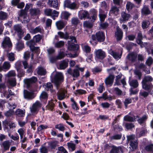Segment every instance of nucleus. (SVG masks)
<instances>
[{"label": "nucleus", "instance_id": "nucleus-1", "mask_svg": "<svg viewBox=\"0 0 153 153\" xmlns=\"http://www.w3.org/2000/svg\"><path fill=\"white\" fill-rule=\"evenodd\" d=\"M105 39V33L103 31H99L91 35L92 40L89 41L90 43L92 45H96L97 43L104 42Z\"/></svg>", "mask_w": 153, "mask_h": 153}, {"label": "nucleus", "instance_id": "nucleus-2", "mask_svg": "<svg viewBox=\"0 0 153 153\" xmlns=\"http://www.w3.org/2000/svg\"><path fill=\"white\" fill-rule=\"evenodd\" d=\"M69 39L71 40L68 42V49L69 51H74L75 53L73 54V57H76L78 56L76 52L79 48V46L77 44V41L75 36H71Z\"/></svg>", "mask_w": 153, "mask_h": 153}, {"label": "nucleus", "instance_id": "nucleus-3", "mask_svg": "<svg viewBox=\"0 0 153 153\" xmlns=\"http://www.w3.org/2000/svg\"><path fill=\"white\" fill-rule=\"evenodd\" d=\"M153 78L150 76H145L142 81L143 88L146 90H149L152 88L153 85L151 82Z\"/></svg>", "mask_w": 153, "mask_h": 153}, {"label": "nucleus", "instance_id": "nucleus-4", "mask_svg": "<svg viewBox=\"0 0 153 153\" xmlns=\"http://www.w3.org/2000/svg\"><path fill=\"white\" fill-rule=\"evenodd\" d=\"M13 28L15 33H17L19 40H21L24 36V29L22 28V25L19 24L14 25Z\"/></svg>", "mask_w": 153, "mask_h": 153}, {"label": "nucleus", "instance_id": "nucleus-5", "mask_svg": "<svg viewBox=\"0 0 153 153\" xmlns=\"http://www.w3.org/2000/svg\"><path fill=\"white\" fill-rule=\"evenodd\" d=\"M3 126L4 129L7 130L9 129L8 126L10 128H15L16 127L14 123H12L10 121L5 120L3 122Z\"/></svg>", "mask_w": 153, "mask_h": 153}, {"label": "nucleus", "instance_id": "nucleus-6", "mask_svg": "<svg viewBox=\"0 0 153 153\" xmlns=\"http://www.w3.org/2000/svg\"><path fill=\"white\" fill-rule=\"evenodd\" d=\"M96 56L99 59L102 60L106 56L105 53L101 49H98L95 51Z\"/></svg>", "mask_w": 153, "mask_h": 153}, {"label": "nucleus", "instance_id": "nucleus-7", "mask_svg": "<svg viewBox=\"0 0 153 153\" xmlns=\"http://www.w3.org/2000/svg\"><path fill=\"white\" fill-rule=\"evenodd\" d=\"M124 147L113 146L111 149L110 151V153H123Z\"/></svg>", "mask_w": 153, "mask_h": 153}, {"label": "nucleus", "instance_id": "nucleus-8", "mask_svg": "<svg viewBox=\"0 0 153 153\" xmlns=\"http://www.w3.org/2000/svg\"><path fill=\"white\" fill-rule=\"evenodd\" d=\"M143 39L142 33L141 32H138L137 33V38L136 39V42L138 44L140 45L141 48L145 47V45L142 41Z\"/></svg>", "mask_w": 153, "mask_h": 153}, {"label": "nucleus", "instance_id": "nucleus-9", "mask_svg": "<svg viewBox=\"0 0 153 153\" xmlns=\"http://www.w3.org/2000/svg\"><path fill=\"white\" fill-rule=\"evenodd\" d=\"M39 98L41 102L44 104H46L48 98V93L45 91H43L40 94Z\"/></svg>", "mask_w": 153, "mask_h": 153}, {"label": "nucleus", "instance_id": "nucleus-10", "mask_svg": "<svg viewBox=\"0 0 153 153\" xmlns=\"http://www.w3.org/2000/svg\"><path fill=\"white\" fill-rule=\"evenodd\" d=\"M137 57V53L133 52L128 53L127 56V59L132 62H134L136 61Z\"/></svg>", "mask_w": 153, "mask_h": 153}, {"label": "nucleus", "instance_id": "nucleus-11", "mask_svg": "<svg viewBox=\"0 0 153 153\" xmlns=\"http://www.w3.org/2000/svg\"><path fill=\"white\" fill-rule=\"evenodd\" d=\"M79 17L81 19H90V14L86 10H82L79 13Z\"/></svg>", "mask_w": 153, "mask_h": 153}, {"label": "nucleus", "instance_id": "nucleus-12", "mask_svg": "<svg viewBox=\"0 0 153 153\" xmlns=\"http://www.w3.org/2000/svg\"><path fill=\"white\" fill-rule=\"evenodd\" d=\"M99 16L101 22H103L107 16V13H105L103 10L100 9L99 10Z\"/></svg>", "mask_w": 153, "mask_h": 153}, {"label": "nucleus", "instance_id": "nucleus-13", "mask_svg": "<svg viewBox=\"0 0 153 153\" xmlns=\"http://www.w3.org/2000/svg\"><path fill=\"white\" fill-rule=\"evenodd\" d=\"M123 33L122 30L119 28H117V31L115 32V35L117 40L119 41L122 39L123 37Z\"/></svg>", "mask_w": 153, "mask_h": 153}, {"label": "nucleus", "instance_id": "nucleus-14", "mask_svg": "<svg viewBox=\"0 0 153 153\" xmlns=\"http://www.w3.org/2000/svg\"><path fill=\"white\" fill-rule=\"evenodd\" d=\"M2 45L4 48H6L7 46L10 47L12 44L10 39L9 37H5L2 43Z\"/></svg>", "mask_w": 153, "mask_h": 153}, {"label": "nucleus", "instance_id": "nucleus-15", "mask_svg": "<svg viewBox=\"0 0 153 153\" xmlns=\"http://www.w3.org/2000/svg\"><path fill=\"white\" fill-rule=\"evenodd\" d=\"M121 17L120 19L121 21L123 22L128 21L130 18L131 15L125 12H123L121 13Z\"/></svg>", "mask_w": 153, "mask_h": 153}, {"label": "nucleus", "instance_id": "nucleus-16", "mask_svg": "<svg viewBox=\"0 0 153 153\" xmlns=\"http://www.w3.org/2000/svg\"><path fill=\"white\" fill-rule=\"evenodd\" d=\"M129 145L130 146L129 148L131 151H133L137 148L138 143L137 140L134 141H131Z\"/></svg>", "mask_w": 153, "mask_h": 153}, {"label": "nucleus", "instance_id": "nucleus-17", "mask_svg": "<svg viewBox=\"0 0 153 153\" xmlns=\"http://www.w3.org/2000/svg\"><path fill=\"white\" fill-rule=\"evenodd\" d=\"M44 13L46 16H51L53 14H57V11L55 10L53 11L52 9L50 8H46L44 10Z\"/></svg>", "mask_w": 153, "mask_h": 153}, {"label": "nucleus", "instance_id": "nucleus-18", "mask_svg": "<svg viewBox=\"0 0 153 153\" xmlns=\"http://www.w3.org/2000/svg\"><path fill=\"white\" fill-rule=\"evenodd\" d=\"M68 59L63 60L59 64V68H58V69L61 70L65 69L68 67Z\"/></svg>", "mask_w": 153, "mask_h": 153}, {"label": "nucleus", "instance_id": "nucleus-19", "mask_svg": "<svg viewBox=\"0 0 153 153\" xmlns=\"http://www.w3.org/2000/svg\"><path fill=\"white\" fill-rule=\"evenodd\" d=\"M97 14V11L95 9H91L90 11V19L94 21L96 20Z\"/></svg>", "mask_w": 153, "mask_h": 153}, {"label": "nucleus", "instance_id": "nucleus-20", "mask_svg": "<svg viewBox=\"0 0 153 153\" xmlns=\"http://www.w3.org/2000/svg\"><path fill=\"white\" fill-rule=\"evenodd\" d=\"M114 78V76L113 75H110L105 79V82L106 85H112L113 82Z\"/></svg>", "mask_w": 153, "mask_h": 153}, {"label": "nucleus", "instance_id": "nucleus-21", "mask_svg": "<svg viewBox=\"0 0 153 153\" xmlns=\"http://www.w3.org/2000/svg\"><path fill=\"white\" fill-rule=\"evenodd\" d=\"M51 76L52 77V82L55 84L56 88L57 89V71H55V74L54 75L53 73Z\"/></svg>", "mask_w": 153, "mask_h": 153}, {"label": "nucleus", "instance_id": "nucleus-22", "mask_svg": "<svg viewBox=\"0 0 153 153\" xmlns=\"http://www.w3.org/2000/svg\"><path fill=\"white\" fill-rule=\"evenodd\" d=\"M34 93L33 92H30L26 90L24 91V96L25 99H31L32 98Z\"/></svg>", "mask_w": 153, "mask_h": 153}, {"label": "nucleus", "instance_id": "nucleus-23", "mask_svg": "<svg viewBox=\"0 0 153 153\" xmlns=\"http://www.w3.org/2000/svg\"><path fill=\"white\" fill-rule=\"evenodd\" d=\"M47 54L48 57L56 55V50L52 47H49L47 49Z\"/></svg>", "mask_w": 153, "mask_h": 153}, {"label": "nucleus", "instance_id": "nucleus-24", "mask_svg": "<svg viewBox=\"0 0 153 153\" xmlns=\"http://www.w3.org/2000/svg\"><path fill=\"white\" fill-rule=\"evenodd\" d=\"M64 81V76L62 73L58 72V89L60 84Z\"/></svg>", "mask_w": 153, "mask_h": 153}, {"label": "nucleus", "instance_id": "nucleus-25", "mask_svg": "<svg viewBox=\"0 0 153 153\" xmlns=\"http://www.w3.org/2000/svg\"><path fill=\"white\" fill-rule=\"evenodd\" d=\"M122 137V134L120 132L118 134H115L113 135L110 137V139L111 140H120Z\"/></svg>", "mask_w": 153, "mask_h": 153}, {"label": "nucleus", "instance_id": "nucleus-26", "mask_svg": "<svg viewBox=\"0 0 153 153\" xmlns=\"http://www.w3.org/2000/svg\"><path fill=\"white\" fill-rule=\"evenodd\" d=\"M30 13L31 16H36L40 14V11L39 8L31 9L30 10Z\"/></svg>", "mask_w": 153, "mask_h": 153}, {"label": "nucleus", "instance_id": "nucleus-27", "mask_svg": "<svg viewBox=\"0 0 153 153\" xmlns=\"http://www.w3.org/2000/svg\"><path fill=\"white\" fill-rule=\"evenodd\" d=\"M48 4L50 7L56 8L57 7V0H48Z\"/></svg>", "mask_w": 153, "mask_h": 153}, {"label": "nucleus", "instance_id": "nucleus-28", "mask_svg": "<svg viewBox=\"0 0 153 153\" xmlns=\"http://www.w3.org/2000/svg\"><path fill=\"white\" fill-rule=\"evenodd\" d=\"M24 47V44L23 41L19 39L18 40V42L16 45V48L17 50L20 51L22 50Z\"/></svg>", "mask_w": 153, "mask_h": 153}, {"label": "nucleus", "instance_id": "nucleus-29", "mask_svg": "<svg viewBox=\"0 0 153 153\" xmlns=\"http://www.w3.org/2000/svg\"><path fill=\"white\" fill-rule=\"evenodd\" d=\"M37 73L38 75L41 76L45 75L46 74V70L43 67H39L38 68Z\"/></svg>", "mask_w": 153, "mask_h": 153}, {"label": "nucleus", "instance_id": "nucleus-30", "mask_svg": "<svg viewBox=\"0 0 153 153\" xmlns=\"http://www.w3.org/2000/svg\"><path fill=\"white\" fill-rule=\"evenodd\" d=\"M49 146L51 149H55L56 146L57 145V141H52L49 142H48Z\"/></svg>", "mask_w": 153, "mask_h": 153}, {"label": "nucleus", "instance_id": "nucleus-31", "mask_svg": "<svg viewBox=\"0 0 153 153\" xmlns=\"http://www.w3.org/2000/svg\"><path fill=\"white\" fill-rule=\"evenodd\" d=\"M71 14L68 12L64 11L62 12L61 15V17L62 19L68 20Z\"/></svg>", "mask_w": 153, "mask_h": 153}, {"label": "nucleus", "instance_id": "nucleus-32", "mask_svg": "<svg viewBox=\"0 0 153 153\" xmlns=\"http://www.w3.org/2000/svg\"><path fill=\"white\" fill-rule=\"evenodd\" d=\"M58 36H59L61 38H64L67 39L69 38V34L66 32L65 34L61 32H58Z\"/></svg>", "mask_w": 153, "mask_h": 153}, {"label": "nucleus", "instance_id": "nucleus-33", "mask_svg": "<svg viewBox=\"0 0 153 153\" xmlns=\"http://www.w3.org/2000/svg\"><path fill=\"white\" fill-rule=\"evenodd\" d=\"M7 13L2 11H0V20H4L7 19Z\"/></svg>", "mask_w": 153, "mask_h": 153}, {"label": "nucleus", "instance_id": "nucleus-34", "mask_svg": "<svg viewBox=\"0 0 153 153\" xmlns=\"http://www.w3.org/2000/svg\"><path fill=\"white\" fill-rule=\"evenodd\" d=\"M37 80V78L35 76H33L31 78L26 80V83L30 84L35 83Z\"/></svg>", "mask_w": 153, "mask_h": 153}, {"label": "nucleus", "instance_id": "nucleus-35", "mask_svg": "<svg viewBox=\"0 0 153 153\" xmlns=\"http://www.w3.org/2000/svg\"><path fill=\"white\" fill-rule=\"evenodd\" d=\"M55 104L53 102L51 101H49L48 105L46 106V108L48 110L53 111L54 109Z\"/></svg>", "mask_w": 153, "mask_h": 153}, {"label": "nucleus", "instance_id": "nucleus-36", "mask_svg": "<svg viewBox=\"0 0 153 153\" xmlns=\"http://www.w3.org/2000/svg\"><path fill=\"white\" fill-rule=\"evenodd\" d=\"M16 113V114L18 117H23L25 115V111L19 109L17 110Z\"/></svg>", "mask_w": 153, "mask_h": 153}, {"label": "nucleus", "instance_id": "nucleus-37", "mask_svg": "<svg viewBox=\"0 0 153 153\" xmlns=\"http://www.w3.org/2000/svg\"><path fill=\"white\" fill-rule=\"evenodd\" d=\"M129 85L134 88H136L138 85V81L136 79H133L129 82Z\"/></svg>", "mask_w": 153, "mask_h": 153}, {"label": "nucleus", "instance_id": "nucleus-38", "mask_svg": "<svg viewBox=\"0 0 153 153\" xmlns=\"http://www.w3.org/2000/svg\"><path fill=\"white\" fill-rule=\"evenodd\" d=\"M66 55L64 49H63L62 50H61L60 52L58 54V59H62Z\"/></svg>", "mask_w": 153, "mask_h": 153}, {"label": "nucleus", "instance_id": "nucleus-39", "mask_svg": "<svg viewBox=\"0 0 153 153\" xmlns=\"http://www.w3.org/2000/svg\"><path fill=\"white\" fill-rule=\"evenodd\" d=\"M2 145L4 150H7L9 149L10 144L9 141H4Z\"/></svg>", "mask_w": 153, "mask_h": 153}, {"label": "nucleus", "instance_id": "nucleus-40", "mask_svg": "<svg viewBox=\"0 0 153 153\" xmlns=\"http://www.w3.org/2000/svg\"><path fill=\"white\" fill-rule=\"evenodd\" d=\"M80 75L79 71L76 67L73 69L72 76L74 78L78 77Z\"/></svg>", "mask_w": 153, "mask_h": 153}, {"label": "nucleus", "instance_id": "nucleus-41", "mask_svg": "<svg viewBox=\"0 0 153 153\" xmlns=\"http://www.w3.org/2000/svg\"><path fill=\"white\" fill-rule=\"evenodd\" d=\"M142 13L145 15H148L150 13V11L149 8L147 7H144L142 10Z\"/></svg>", "mask_w": 153, "mask_h": 153}, {"label": "nucleus", "instance_id": "nucleus-42", "mask_svg": "<svg viewBox=\"0 0 153 153\" xmlns=\"http://www.w3.org/2000/svg\"><path fill=\"white\" fill-rule=\"evenodd\" d=\"M112 55L113 57L115 59H120L122 56V53L120 54L119 53L116 52L112 51Z\"/></svg>", "mask_w": 153, "mask_h": 153}, {"label": "nucleus", "instance_id": "nucleus-43", "mask_svg": "<svg viewBox=\"0 0 153 153\" xmlns=\"http://www.w3.org/2000/svg\"><path fill=\"white\" fill-rule=\"evenodd\" d=\"M7 56L8 58V60L10 61L13 62L15 59V54L12 52L8 53L7 55Z\"/></svg>", "mask_w": 153, "mask_h": 153}, {"label": "nucleus", "instance_id": "nucleus-44", "mask_svg": "<svg viewBox=\"0 0 153 153\" xmlns=\"http://www.w3.org/2000/svg\"><path fill=\"white\" fill-rule=\"evenodd\" d=\"M150 24V22L148 21H143L142 23V27L143 29H147L149 27V25Z\"/></svg>", "mask_w": 153, "mask_h": 153}, {"label": "nucleus", "instance_id": "nucleus-45", "mask_svg": "<svg viewBox=\"0 0 153 153\" xmlns=\"http://www.w3.org/2000/svg\"><path fill=\"white\" fill-rule=\"evenodd\" d=\"M65 26V24L62 21H58V30H61Z\"/></svg>", "mask_w": 153, "mask_h": 153}, {"label": "nucleus", "instance_id": "nucleus-46", "mask_svg": "<svg viewBox=\"0 0 153 153\" xmlns=\"http://www.w3.org/2000/svg\"><path fill=\"white\" fill-rule=\"evenodd\" d=\"M127 137L126 143H129L131 141H134L135 140V136L134 135L131 134L127 135Z\"/></svg>", "mask_w": 153, "mask_h": 153}, {"label": "nucleus", "instance_id": "nucleus-47", "mask_svg": "<svg viewBox=\"0 0 153 153\" xmlns=\"http://www.w3.org/2000/svg\"><path fill=\"white\" fill-rule=\"evenodd\" d=\"M145 149L147 152L153 153V144H151L147 145L145 147Z\"/></svg>", "mask_w": 153, "mask_h": 153}, {"label": "nucleus", "instance_id": "nucleus-48", "mask_svg": "<svg viewBox=\"0 0 153 153\" xmlns=\"http://www.w3.org/2000/svg\"><path fill=\"white\" fill-rule=\"evenodd\" d=\"M16 71L18 73L17 76L21 78L24 76L25 72L23 69L21 68Z\"/></svg>", "mask_w": 153, "mask_h": 153}, {"label": "nucleus", "instance_id": "nucleus-49", "mask_svg": "<svg viewBox=\"0 0 153 153\" xmlns=\"http://www.w3.org/2000/svg\"><path fill=\"white\" fill-rule=\"evenodd\" d=\"M15 68L16 70H19L20 69H21L22 67V62L21 61H18L15 64Z\"/></svg>", "mask_w": 153, "mask_h": 153}, {"label": "nucleus", "instance_id": "nucleus-50", "mask_svg": "<svg viewBox=\"0 0 153 153\" xmlns=\"http://www.w3.org/2000/svg\"><path fill=\"white\" fill-rule=\"evenodd\" d=\"M67 144L68 147L69 149H71L72 151L75 150L76 147V145L74 143L68 142Z\"/></svg>", "mask_w": 153, "mask_h": 153}, {"label": "nucleus", "instance_id": "nucleus-51", "mask_svg": "<svg viewBox=\"0 0 153 153\" xmlns=\"http://www.w3.org/2000/svg\"><path fill=\"white\" fill-rule=\"evenodd\" d=\"M51 62L55 63L57 60V55H55L48 57Z\"/></svg>", "mask_w": 153, "mask_h": 153}, {"label": "nucleus", "instance_id": "nucleus-52", "mask_svg": "<svg viewBox=\"0 0 153 153\" xmlns=\"http://www.w3.org/2000/svg\"><path fill=\"white\" fill-rule=\"evenodd\" d=\"M83 50L86 53H90L91 51V48L88 45H86L84 46Z\"/></svg>", "mask_w": 153, "mask_h": 153}, {"label": "nucleus", "instance_id": "nucleus-53", "mask_svg": "<svg viewBox=\"0 0 153 153\" xmlns=\"http://www.w3.org/2000/svg\"><path fill=\"white\" fill-rule=\"evenodd\" d=\"M133 4L130 1H128L127 2L126 4V9L127 10L129 11L131 10L133 7Z\"/></svg>", "mask_w": 153, "mask_h": 153}, {"label": "nucleus", "instance_id": "nucleus-54", "mask_svg": "<svg viewBox=\"0 0 153 153\" xmlns=\"http://www.w3.org/2000/svg\"><path fill=\"white\" fill-rule=\"evenodd\" d=\"M34 40L36 42H38L40 41L42 38V36L39 34L35 36L34 37Z\"/></svg>", "mask_w": 153, "mask_h": 153}, {"label": "nucleus", "instance_id": "nucleus-55", "mask_svg": "<svg viewBox=\"0 0 153 153\" xmlns=\"http://www.w3.org/2000/svg\"><path fill=\"white\" fill-rule=\"evenodd\" d=\"M3 68L4 69L9 70L10 67V65L8 62H5L3 65Z\"/></svg>", "mask_w": 153, "mask_h": 153}, {"label": "nucleus", "instance_id": "nucleus-56", "mask_svg": "<svg viewBox=\"0 0 153 153\" xmlns=\"http://www.w3.org/2000/svg\"><path fill=\"white\" fill-rule=\"evenodd\" d=\"M45 86V89L47 91L49 90H51V89H53V85L50 82H48Z\"/></svg>", "mask_w": 153, "mask_h": 153}, {"label": "nucleus", "instance_id": "nucleus-57", "mask_svg": "<svg viewBox=\"0 0 153 153\" xmlns=\"http://www.w3.org/2000/svg\"><path fill=\"white\" fill-rule=\"evenodd\" d=\"M147 117L145 115L143 116L142 117L138 119V121L139 123L141 124L147 119Z\"/></svg>", "mask_w": 153, "mask_h": 153}, {"label": "nucleus", "instance_id": "nucleus-58", "mask_svg": "<svg viewBox=\"0 0 153 153\" xmlns=\"http://www.w3.org/2000/svg\"><path fill=\"white\" fill-rule=\"evenodd\" d=\"M113 128L114 131L117 130L119 131H120L123 130V128L122 126L118 124L114 125L113 126Z\"/></svg>", "mask_w": 153, "mask_h": 153}, {"label": "nucleus", "instance_id": "nucleus-59", "mask_svg": "<svg viewBox=\"0 0 153 153\" xmlns=\"http://www.w3.org/2000/svg\"><path fill=\"white\" fill-rule=\"evenodd\" d=\"M79 20L77 18L74 17L71 19L72 24L74 25H77L79 23Z\"/></svg>", "mask_w": 153, "mask_h": 153}, {"label": "nucleus", "instance_id": "nucleus-60", "mask_svg": "<svg viewBox=\"0 0 153 153\" xmlns=\"http://www.w3.org/2000/svg\"><path fill=\"white\" fill-rule=\"evenodd\" d=\"M124 120L128 122H132L134 120L133 118L130 116L126 115L124 117Z\"/></svg>", "mask_w": 153, "mask_h": 153}, {"label": "nucleus", "instance_id": "nucleus-61", "mask_svg": "<svg viewBox=\"0 0 153 153\" xmlns=\"http://www.w3.org/2000/svg\"><path fill=\"white\" fill-rule=\"evenodd\" d=\"M134 74L138 76V79L139 80H140L142 76V73L139 70H136L134 71Z\"/></svg>", "mask_w": 153, "mask_h": 153}, {"label": "nucleus", "instance_id": "nucleus-62", "mask_svg": "<svg viewBox=\"0 0 153 153\" xmlns=\"http://www.w3.org/2000/svg\"><path fill=\"white\" fill-rule=\"evenodd\" d=\"M39 150L41 153H48V150L45 146H42Z\"/></svg>", "mask_w": 153, "mask_h": 153}, {"label": "nucleus", "instance_id": "nucleus-63", "mask_svg": "<svg viewBox=\"0 0 153 153\" xmlns=\"http://www.w3.org/2000/svg\"><path fill=\"white\" fill-rule=\"evenodd\" d=\"M153 60L151 57H149L146 62V64L148 66H150L152 64Z\"/></svg>", "mask_w": 153, "mask_h": 153}, {"label": "nucleus", "instance_id": "nucleus-64", "mask_svg": "<svg viewBox=\"0 0 153 153\" xmlns=\"http://www.w3.org/2000/svg\"><path fill=\"white\" fill-rule=\"evenodd\" d=\"M114 91L115 92V93L117 95H120L122 94V91L118 87L115 88Z\"/></svg>", "mask_w": 153, "mask_h": 153}]
</instances>
